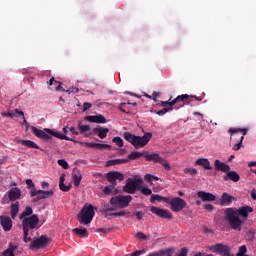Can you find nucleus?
Masks as SVG:
<instances>
[{"label": "nucleus", "instance_id": "nucleus-24", "mask_svg": "<svg viewBox=\"0 0 256 256\" xmlns=\"http://www.w3.org/2000/svg\"><path fill=\"white\" fill-rule=\"evenodd\" d=\"M129 163V159H113L106 161V167H113V165H124Z\"/></svg>", "mask_w": 256, "mask_h": 256}, {"label": "nucleus", "instance_id": "nucleus-46", "mask_svg": "<svg viewBox=\"0 0 256 256\" xmlns=\"http://www.w3.org/2000/svg\"><path fill=\"white\" fill-rule=\"evenodd\" d=\"M163 199H164L163 196H160L158 194H152L151 198H150V201L152 203H155V201H163Z\"/></svg>", "mask_w": 256, "mask_h": 256}, {"label": "nucleus", "instance_id": "nucleus-43", "mask_svg": "<svg viewBox=\"0 0 256 256\" xmlns=\"http://www.w3.org/2000/svg\"><path fill=\"white\" fill-rule=\"evenodd\" d=\"M244 139H245V136H241L240 141L233 146L234 151H239V149H241L243 147Z\"/></svg>", "mask_w": 256, "mask_h": 256}, {"label": "nucleus", "instance_id": "nucleus-62", "mask_svg": "<svg viewBox=\"0 0 256 256\" xmlns=\"http://www.w3.org/2000/svg\"><path fill=\"white\" fill-rule=\"evenodd\" d=\"M204 209H206V211H213L214 207L212 204H205L204 205Z\"/></svg>", "mask_w": 256, "mask_h": 256}, {"label": "nucleus", "instance_id": "nucleus-35", "mask_svg": "<svg viewBox=\"0 0 256 256\" xmlns=\"http://www.w3.org/2000/svg\"><path fill=\"white\" fill-rule=\"evenodd\" d=\"M169 111H173V107L169 108H163L162 110H151V113H155L156 115H159L160 117H163L166 113H169Z\"/></svg>", "mask_w": 256, "mask_h": 256}, {"label": "nucleus", "instance_id": "nucleus-56", "mask_svg": "<svg viewBox=\"0 0 256 256\" xmlns=\"http://www.w3.org/2000/svg\"><path fill=\"white\" fill-rule=\"evenodd\" d=\"M6 251H11V253H15V251H17V246L10 243L9 248L6 249Z\"/></svg>", "mask_w": 256, "mask_h": 256}, {"label": "nucleus", "instance_id": "nucleus-48", "mask_svg": "<svg viewBox=\"0 0 256 256\" xmlns=\"http://www.w3.org/2000/svg\"><path fill=\"white\" fill-rule=\"evenodd\" d=\"M96 149H99L100 151H103V149H111V145L97 143Z\"/></svg>", "mask_w": 256, "mask_h": 256}, {"label": "nucleus", "instance_id": "nucleus-5", "mask_svg": "<svg viewBox=\"0 0 256 256\" xmlns=\"http://www.w3.org/2000/svg\"><path fill=\"white\" fill-rule=\"evenodd\" d=\"M95 217V207L89 204L85 205L78 214V221L81 225H89Z\"/></svg>", "mask_w": 256, "mask_h": 256}, {"label": "nucleus", "instance_id": "nucleus-2", "mask_svg": "<svg viewBox=\"0 0 256 256\" xmlns=\"http://www.w3.org/2000/svg\"><path fill=\"white\" fill-rule=\"evenodd\" d=\"M153 137V134L151 132L145 133L143 136H135L134 134H131L130 132H124L123 138L125 141H128V143H131L133 147L136 149H141L151 141V138Z\"/></svg>", "mask_w": 256, "mask_h": 256}, {"label": "nucleus", "instance_id": "nucleus-19", "mask_svg": "<svg viewBox=\"0 0 256 256\" xmlns=\"http://www.w3.org/2000/svg\"><path fill=\"white\" fill-rule=\"evenodd\" d=\"M199 199H201V201H216L217 196H215V194L210 193V192H205V191H199L197 193Z\"/></svg>", "mask_w": 256, "mask_h": 256}, {"label": "nucleus", "instance_id": "nucleus-9", "mask_svg": "<svg viewBox=\"0 0 256 256\" xmlns=\"http://www.w3.org/2000/svg\"><path fill=\"white\" fill-rule=\"evenodd\" d=\"M49 243H51V238L47 237V235H42L30 243V249H43V247H47Z\"/></svg>", "mask_w": 256, "mask_h": 256}, {"label": "nucleus", "instance_id": "nucleus-31", "mask_svg": "<svg viewBox=\"0 0 256 256\" xmlns=\"http://www.w3.org/2000/svg\"><path fill=\"white\" fill-rule=\"evenodd\" d=\"M59 187H60V189H61L64 193H67L68 191H71V185H68V186L65 185V174H62V175L60 176Z\"/></svg>", "mask_w": 256, "mask_h": 256}, {"label": "nucleus", "instance_id": "nucleus-40", "mask_svg": "<svg viewBox=\"0 0 256 256\" xmlns=\"http://www.w3.org/2000/svg\"><path fill=\"white\" fill-rule=\"evenodd\" d=\"M184 173H186V175H191V177H195V175H197L198 171L195 168H185Z\"/></svg>", "mask_w": 256, "mask_h": 256}, {"label": "nucleus", "instance_id": "nucleus-11", "mask_svg": "<svg viewBox=\"0 0 256 256\" xmlns=\"http://www.w3.org/2000/svg\"><path fill=\"white\" fill-rule=\"evenodd\" d=\"M210 251L212 253H217L218 255H229L231 253V248L225 244L217 243L216 245H212L210 247Z\"/></svg>", "mask_w": 256, "mask_h": 256}, {"label": "nucleus", "instance_id": "nucleus-27", "mask_svg": "<svg viewBox=\"0 0 256 256\" xmlns=\"http://www.w3.org/2000/svg\"><path fill=\"white\" fill-rule=\"evenodd\" d=\"M93 131L97 133V136L100 139H105L107 137V133H109V128L96 127V128H93Z\"/></svg>", "mask_w": 256, "mask_h": 256}, {"label": "nucleus", "instance_id": "nucleus-16", "mask_svg": "<svg viewBox=\"0 0 256 256\" xmlns=\"http://www.w3.org/2000/svg\"><path fill=\"white\" fill-rule=\"evenodd\" d=\"M215 171H221L222 173H227L231 171V166L226 164L225 162H221V160L214 161Z\"/></svg>", "mask_w": 256, "mask_h": 256}, {"label": "nucleus", "instance_id": "nucleus-30", "mask_svg": "<svg viewBox=\"0 0 256 256\" xmlns=\"http://www.w3.org/2000/svg\"><path fill=\"white\" fill-rule=\"evenodd\" d=\"M145 153L147 152H139V151H133L128 155L129 161H135L137 159H141V157H144Z\"/></svg>", "mask_w": 256, "mask_h": 256}, {"label": "nucleus", "instance_id": "nucleus-60", "mask_svg": "<svg viewBox=\"0 0 256 256\" xmlns=\"http://www.w3.org/2000/svg\"><path fill=\"white\" fill-rule=\"evenodd\" d=\"M2 256H15V253L11 252L10 250H5L2 253Z\"/></svg>", "mask_w": 256, "mask_h": 256}, {"label": "nucleus", "instance_id": "nucleus-10", "mask_svg": "<svg viewBox=\"0 0 256 256\" xmlns=\"http://www.w3.org/2000/svg\"><path fill=\"white\" fill-rule=\"evenodd\" d=\"M106 179L109 183H111V185L117 187V181H124L125 175H123L121 172L110 171L106 174Z\"/></svg>", "mask_w": 256, "mask_h": 256}, {"label": "nucleus", "instance_id": "nucleus-34", "mask_svg": "<svg viewBox=\"0 0 256 256\" xmlns=\"http://www.w3.org/2000/svg\"><path fill=\"white\" fill-rule=\"evenodd\" d=\"M55 84L57 85L56 91H63V92L69 93V94L75 93V92L77 93V91H79V89H77V88H74L73 90H71V89L65 90V89H63V86H62L63 84L59 81H55Z\"/></svg>", "mask_w": 256, "mask_h": 256}, {"label": "nucleus", "instance_id": "nucleus-22", "mask_svg": "<svg viewBox=\"0 0 256 256\" xmlns=\"http://www.w3.org/2000/svg\"><path fill=\"white\" fill-rule=\"evenodd\" d=\"M85 121H89V123H107V118L101 114H98L94 116H86Z\"/></svg>", "mask_w": 256, "mask_h": 256}, {"label": "nucleus", "instance_id": "nucleus-26", "mask_svg": "<svg viewBox=\"0 0 256 256\" xmlns=\"http://www.w3.org/2000/svg\"><path fill=\"white\" fill-rule=\"evenodd\" d=\"M72 177H73L74 186L79 187V185H81V179H83V175L81 174V171L74 170Z\"/></svg>", "mask_w": 256, "mask_h": 256}, {"label": "nucleus", "instance_id": "nucleus-23", "mask_svg": "<svg viewBox=\"0 0 256 256\" xmlns=\"http://www.w3.org/2000/svg\"><path fill=\"white\" fill-rule=\"evenodd\" d=\"M195 165H199L208 171L213 170V166H211V162H209V159L207 158H199L196 160Z\"/></svg>", "mask_w": 256, "mask_h": 256}, {"label": "nucleus", "instance_id": "nucleus-49", "mask_svg": "<svg viewBox=\"0 0 256 256\" xmlns=\"http://www.w3.org/2000/svg\"><path fill=\"white\" fill-rule=\"evenodd\" d=\"M135 237L140 239V241H147V235H145L143 232L136 233Z\"/></svg>", "mask_w": 256, "mask_h": 256}, {"label": "nucleus", "instance_id": "nucleus-45", "mask_svg": "<svg viewBox=\"0 0 256 256\" xmlns=\"http://www.w3.org/2000/svg\"><path fill=\"white\" fill-rule=\"evenodd\" d=\"M115 185H113V184H111V185H109V186H106V187H104V189H103V193L105 194V195H111V191H112V189H115Z\"/></svg>", "mask_w": 256, "mask_h": 256}, {"label": "nucleus", "instance_id": "nucleus-44", "mask_svg": "<svg viewBox=\"0 0 256 256\" xmlns=\"http://www.w3.org/2000/svg\"><path fill=\"white\" fill-rule=\"evenodd\" d=\"M113 143H115L118 147H123L124 142L121 137L117 136L112 139Z\"/></svg>", "mask_w": 256, "mask_h": 256}, {"label": "nucleus", "instance_id": "nucleus-4", "mask_svg": "<svg viewBox=\"0 0 256 256\" xmlns=\"http://www.w3.org/2000/svg\"><path fill=\"white\" fill-rule=\"evenodd\" d=\"M26 185H27V189H30L29 191L30 197H36L34 199L35 203L43 199H49V197H53V195H55V191L53 190H48V191L37 190V188H35V183H33L32 179H27Z\"/></svg>", "mask_w": 256, "mask_h": 256}, {"label": "nucleus", "instance_id": "nucleus-28", "mask_svg": "<svg viewBox=\"0 0 256 256\" xmlns=\"http://www.w3.org/2000/svg\"><path fill=\"white\" fill-rule=\"evenodd\" d=\"M19 143L28 149H40L39 145L31 140H19Z\"/></svg>", "mask_w": 256, "mask_h": 256}, {"label": "nucleus", "instance_id": "nucleus-63", "mask_svg": "<svg viewBox=\"0 0 256 256\" xmlns=\"http://www.w3.org/2000/svg\"><path fill=\"white\" fill-rule=\"evenodd\" d=\"M98 233H109L111 231L110 228H100L97 230Z\"/></svg>", "mask_w": 256, "mask_h": 256}, {"label": "nucleus", "instance_id": "nucleus-12", "mask_svg": "<svg viewBox=\"0 0 256 256\" xmlns=\"http://www.w3.org/2000/svg\"><path fill=\"white\" fill-rule=\"evenodd\" d=\"M150 211L154 215H157V217H161V219H173V214L169 210L152 206Z\"/></svg>", "mask_w": 256, "mask_h": 256}, {"label": "nucleus", "instance_id": "nucleus-29", "mask_svg": "<svg viewBox=\"0 0 256 256\" xmlns=\"http://www.w3.org/2000/svg\"><path fill=\"white\" fill-rule=\"evenodd\" d=\"M145 159L146 161H154V163H161L163 161V158L157 153L147 154L145 155Z\"/></svg>", "mask_w": 256, "mask_h": 256}, {"label": "nucleus", "instance_id": "nucleus-53", "mask_svg": "<svg viewBox=\"0 0 256 256\" xmlns=\"http://www.w3.org/2000/svg\"><path fill=\"white\" fill-rule=\"evenodd\" d=\"M91 107H93V104L89 103V102H85L83 104V111H89V109H91Z\"/></svg>", "mask_w": 256, "mask_h": 256}, {"label": "nucleus", "instance_id": "nucleus-14", "mask_svg": "<svg viewBox=\"0 0 256 256\" xmlns=\"http://www.w3.org/2000/svg\"><path fill=\"white\" fill-rule=\"evenodd\" d=\"M235 213L238 217H242L243 221H247V219L249 218V213H253V207L246 205L238 209L235 208Z\"/></svg>", "mask_w": 256, "mask_h": 256}, {"label": "nucleus", "instance_id": "nucleus-41", "mask_svg": "<svg viewBox=\"0 0 256 256\" xmlns=\"http://www.w3.org/2000/svg\"><path fill=\"white\" fill-rule=\"evenodd\" d=\"M78 129L81 131V133H86V131H91V126L83 125L81 122H79Z\"/></svg>", "mask_w": 256, "mask_h": 256}, {"label": "nucleus", "instance_id": "nucleus-25", "mask_svg": "<svg viewBox=\"0 0 256 256\" xmlns=\"http://www.w3.org/2000/svg\"><path fill=\"white\" fill-rule=\"evenodd\" d=\"M44 131H46L48 135H51L52 137H56L57 139H64L65 141H71V139H69V137H67L66 135H63L59 132H55L49 128H46Z\"/></svg>", "mask_w": 256, "mask_h": 256}, {"label": "nucleus", "instance_id": "nucleus-52", "mask_svg": "<svg viewBox=\"0 0 256 256\" xmlns=\"http://www.w3.org/2000/svg\"><path fill=\"white\" fill-rule=\"evenodd\" d=\"M119 109H120V111H122V113H129V111H127V104H125V103H121L119 105Z\"/></svg>", "mask_w": 256, "mask_h": 256}, {"label": "nucleus", "instance_id": "nucleus-39", "mask_svg": "<svg viewBox=\"0 0 256 256\" xmlns=\"http://www.w3.org/2000/svg\"><path fill=\"white\" fill-rule=\"evenodd\" d=\"M14 113H16V115H19L20 117L23 118V123H25L26 127H29V122H27V119H25V113L19 109H15Z\"/></svg>", "mask_w": 256, "mask_h": 256}, {"label": "nucleus", "instance_id": "nucleus-7", "mask_svg": "<svg viewBox=\"0 0 256 256\" xmlns=\"http://www.w3.org/2000/svg\"><path fill=\"white\" fill-rule=\"evenodd\" d=\"M143 179L141 178H128L126 185L123 187L124 193H129V195H135L137 189H139Z\"/></svg>", "mask_w": 256, "mask_h": 256}, {"label": "nucleus", "instance_id": "nucleus-64", "mask_svg": "<svg viewBox=\"0 0 256 256\" xmlns=\"http://www.w3.org/2000/svg\"><path fill=\"white\" fill-rule=\"evenodd\" d=\"M159 96V92H153L152 93V99L153 101H155V103H157V97Z\"/></svg>", "mask_w": 256, "mask_h": 256}, {"label": "nucleus", "instance_id": "nucleus-51", "mask_svg": "<svg viewBox=\"0 0 256 256\" xmlns=\"http://www.w3.org/2000/svg\"><path fill=\"white\" fill-rule=\"evenodd\" d=\"M125 215H127V212L125 211H120V212H114L112 214V217H125Z\"/></svg>", "mask_w": 256, "mask_h": 256}, {"label": "nucleus", "instance_id": "nucleus-50", "mask_svg": "<svg viewBox=\"0 0 256 256\" xmlns=\"http://www.w3.org/2000/svg\"><path fill=\"white\" fill-rule=\"evenodd\" d=\"M159 163H161V165H163V167L166 169V171H171V165L169 164V162H166L165 159H163V161H161Z\"/></svg>", "mask_w": 256, "mask_h": 256}, {"label": "nucleus", "instance_id": "nucleus-6", "mask_svg": "<svg viewBox=\"0 0 256 256\" xmlns=\"http://www.w3.org/2000/svg\"><path fill=\"white\" fill-rule=\"evenodd\" d=\"M131 201H133V197L131 195H118L110 199V204L116 209H125V207H129V203Z\"/></svg>", "mask_w": 256, "mask_h": 256}, {"label": "nucleus", "instance_id": "nucleus-18", "mask_svg": "<svg viewBox=\"0 0 256 256\" xmlns=\"http://www.w3.org/2000/svg\"><path fill=\"white\" fill-rule=\"evenodd\" d=\"M0 223L4 231H11L13 227V220L9 216H0Z\"/></svg>", "mask_w": 256, "mask_h": 256}, {"label": "nucleus", "instance_id": "nucleus-42", "mask_svg": "<svg viewBox=\"0 0 256 256\" xmlns=\"http://www.w3.org/2000/svg\"><path fill=\"white\" fill-rule=\"evenodd\" d=\"M145 181H148V183H151V181H159V177L151 174H146L144 176Z\"/></svg>", "mask_w": 256, "mask_h": 256}, {"label": "nucleus", "instance_id": "nucleus-59", "mask_svg": "<svg viewBox=\"0 0 256 256\" xmlns=\"http://www.w3.org/2000/svg\"><path fill=\"white\" fill-rule=\"evenodd\" d=\"M188 250L187 248H182L180 253L177 256H187Z\"/></svg>", "mask_w": 256, "mask_h": 256}, {"label": "nucleus", "instance_id": "nucleus-36", "mask_svg": "<svg viewBox=\"0 0 256 256\" xmlns=\"http://www.w3.org/2000/svg\"><path fill=\"white\" fill-rule=\"evenodd\" d=\"M30 215H33V208L30 206L26 207L25 210L20 214V219H25L29 217Z\"/></svg>", "mask_w": 256, "mask_h": 256}, {"label": "nucleus", "instance_id": "nucleus-15", "mask_svg": "<svg viewBox=\"0 0 256 256\" xmlns=\"http://www.w3.org/2000/svg\"><path fill=\"white\" fill-rule=\"evenodd\" d=\"M31 129L32 133L39 139H44L45 141H49V139H51V136L47 134V131H43L35 126H31Z\"/></svg>", "mask_w": 256, "mask_h": 256}, {"label": "nucleus", "instance_id": "nucleus-3", "mask_svg": "<svg viewBox=\"0 0 256 256\" xmlns=\"http://www.w3.org/2000/svg\"><path fill=\"white\" fill-rule=\"evenodd\" d=\"M224 220L228 222V225L234 231H241L243 229L244 220L239 218L237 212H235V208H227L224 211Z\"/></svg>", "mask_w": 256, "mask_h": 256}, {"label": "nucleus", "instance_id": "nucleus-37", "mask_svg": "<svg viewBox=\"0 0 256 256\" xmlns=\"http://www.w3.org/2000/svg\"><path fill=\"white\" fill-rule=\"evenodd\" d=\"M247 128H230L229 133H242L243 135H247Z\"/></svg>", "mask_w": 256, "mask_h": 256}, {"label": "nucleus", "instance_id": "nucleus-32", "mask_svg": "<svg viewBox=\"0 0 256 256\" xmlns=\"http://www.w3.org/2000/svg\"><path fill=\"white\" fill-rule=\"evenodd\" d=\"M19 214V202L12 203L10 205V215L13 219Z\"/></svg>", "mask_w": 256, "mask_h": 256}, {"label": "nucleus", "instance_id": "nucleus-1", "mask_svg": "<svg viewBox=\"0 0 256 256\" xmlns=\"http://www.w3.org/2000/svg\"><path fill=\"white\" fill-rule=\"evenodd\" d=\"M39 216L33 214L29 217H26L22 220V228H23V241L24 243H29L33 241L31 237H29V231L33 233V229H39L41 225H39Z\"/></svg>", "mask_w": 256, "mask_h": 256}, {"label": "nucleus", "instance_id": "nucleus-55", "mask_svg": "<svg viewBox=\"0 0 256 256\" xmlns=\"http://www.w3.org/2000/svg\"><path fill=\"white\" fill-rule=\"evenodd\" d=\"M115 209H117L115 206H105L102 211H106V212H111V211H115Z\"/></svg>", "mask_w": 256, "mask_h": 256}, {"label": "nucleus", "instance_id": "nucleus-21", "mask_svg": "<svg viewBox=\"0 0 256 256\" xmlns=\"http://www.w3.org/2000/svg\"><path fill=\"white\" fill-rule=\"evenodd\" d=\"M224 181H233L234 183H238L240 181L241 176L236 171H228L226 175L223 176Z\"/></svg>", "mask_w": 256, "mask_h": 256}, {"label": "nucleus", "instance_id": "nucleus-57", "mask_svg": "<svg viewBox=\"0 0 256 256\" xmlns=\"http://www.w3.org/2000/svg\"><path fill=\"white\" fill-rule=\"evenodd\" d=\"M143 253H145L144 250H138V251L131 253L130 256H140V255H143Z\"/></svg>", "mask_w": 256, "mask_h": 256}, {"label": "nucleus", "instance_id": "nucleus-58", "mask_svg": "<svg viewBox=\"0 0 256 256\" xmlns=\"http://www.w3.org/2000/svg\"><path fill=\"white\" fill-rule=\"evenodd\" d=\"M2 116H3V117H10L11 119H13V118L16 117L17 115H15V113L8 112V113H3Z\"/></svg>", "mask_w": 256, "mask_h": 256}, {"label": "nucleus", "instance_id": "nucleus-61", "mask_svg": "<svg viewBox=\"0 0 256 256\" xmlns=\"http://www.w3.org/2000/svg\"><path fill=\"white\" fill-rule=\"evenodd\" d=\"M143 215L144 214L141 211L136 212V218L138 219V221L143 220Z\"/></svg>", "mask_w": 256, "mask_h": 256}, {"label": "nucleus", "instance_id": "nucleus-47", "mask_svg": "<svg viewBox=\"0 0 256 256\" xmlns=\"http://www.w3.org/2000/svg\"><path fill=\"white\" fill-rule=\"evenodd\" d=\"M58 165H60V167L63 169H69V163L65 159L58 160Z\"/></svg>", "mask_w": 256, "mask_h": 256}, {"label": "nucleus", "instance_id": "nucleus-13", "mask_svg": "<svg viewBox=\"0 0 256 256\" xmlns=\"http://www.w3.org/2000/svg\"><path fill=\"white\" fill-rule=\"evenodd\" d=\"M189 94H182L177 96L174 100L171 101V99L167 100V101H161L160 105L161 107H167V105H169V107H173V105H176V103H180V101H186L187 99H189Z\"/></svg>", "mask_w": 256, "mask_h": 256}, {"label": "nucleus", "instance_id": "nucleus-54", "mask_svg": "<svg viewBox=\"0 0 256 256\" xmlns=\"http://www.w3.org/2000/svg\"><path fill=\"white\" fill-rule=\"evenodd\" d=\"M85 145H86V147H90L92 149H97V143H95V142H86Z\"/></svg>", "mask_w": 256, "mask_h": 256}, {"label": "nucleus", "instance_id": "nucleus-8", "mask_svg": "<svg viewBox=\"0 0 256 256\" xmlns=\"http://www.w3.org/2000/svg\"><path fill=\"white\" fill-rule=\"evenodd\" d=\"M185 207H187V202L180 197H174L170 201V209L174 213H179L180 211H183Z\"/></svg>", "mask_w": 256, "mask_h": 256}, {"label": "nucleus", "instance_id": "nucleus-17", "mask_svg": "<svg viewBox=\"0 0 256 256\" xmlns=\"http://www.w3.org/2000/svg\"><path fill=\"white\" fill-rule=\"evenodd\" d=\"M236 201L234 196L229 195L227 192H224L220 198V205L222 207H227Z\"/></svg>", "mask_w": 256, "mask_h": 256}, {"label": "nucleus", "instance_id": "nucleus-38", "mask_svg": "<svg viewBox=\"0 0 256 256\" xmlns=\"http://www.w3.org/2000/svg\"><path fill=\"white\" fill-rule=\"evenodd\" d=\"M138 189L139 191H141L142 195H146V196L153 195V191L150 188L140 186Z\"/></svg>", "mask_w": 256, "mask_h": 256}, {"label": "nucleus", "instance_id": "nucleus-33", "mask_svg": "<svg viewBox=\"0 0 256 256\" xmlns=\"http://www.w3.org/2000/svg\"><path fill=\"white\" fill-rule=\"evenodd\" d=\"M73 233L81 238L89 237V232L87 231V228H74Z\"/></svg>", "mask_w": 256, "mask_h": 256}, {"label": "nucleus", "instance_id": "nucleus-20", "mask_svg": "<svg viewBox=\"0 0 256 256\" xmlns=\"http://www.w3.org/2000/svg\"><path fill=\"white\" fill-rule=\"evenodd\" d=\"M8 199L9 201H17V199H21V189L14 187L8 191Z\"/></svg>", "mask_w": 256, "mask_h": 256}]
</instances>
